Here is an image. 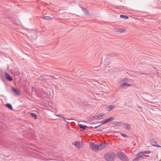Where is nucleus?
Returning a JSON list of instances; mask_svg holds the SVG:
<instances>
[{
    "label": "nucleus",
    "mask_w": 161,
    "mask_h": 161,
    "mask_svg": "<svg viewBox=\"0 0 161 161\" xmlns=\"http://www.w3.org/2000/svg\"><path fill=\"white\" fill-rule=\"evenodd\" d=\"M6 107H7L9 109H12V105L10 103H8L5 105Z\"/></svg>",
    "instance_id": "f3484780"
},
{
    "label": "nucleus",
    "mask_w": 161,
    "mask_h": 161,
    "mask_svg": "<svg viewBox=\"0 0 161 161\" xmlns=\"http://www.w3.org/2000/svg\"><path fill=\"white\" fill-rule=\"evenodd\" d=\"M101 125H98V126H95L94 128V129H96L98 127L100 126Z\"/></svg>",
    "instance_id": "473e14b6"
},
{
    "label": "nucleus",
    "mask_w": 161,
    "mask_h": 161,
    "mask_svg": "<svg viewBox=\"0 0 161 161\" xmlns=\"http://www.w3.org/2000/svg\"><path fill=\"white\" fill-rule=\"evenodd\" d=\"M5 77L6 79L9 81H11L13 80L12 77L6 72L5 73Z\"/></svg>",
    "instance_id": "423d86ee"
},
{
    "label": "nucleus",
    "mask_w": 161,
    "mask_h": 161,
    "mask_svg": "<svg viewBox=\"0 0 161 161\" xmlns=\"http://www.w3.org/2000/svg\"><path fill=\"white\" fill-rule=\"evenodd\" d=\"M139 159V157L138 156L136 157L133 159V161H137Z\"/></svg>",
    "instance_id": "c85d7f7f"
},
{
    "label": "nucleus",
    "mask_w": 161,
    "mask_h": 161,
    "mask_svg": "<svg viewBox=\"0 0 161 161\" xmlns=\"http://www.w3.org/2000/svg\"><path fill=\"white\" fill-rule=\"evenodd\" d=\"M120 17L121 18H124V19H128L129 18V17L127 16L124 15H120Z\"/></svg>",
    "instance_id": "aec40b11"
},
{
    "label": "nucleus",
    "mask_w": 161,
    "mask_h": 161,
    "mask_svg": "<svg viewBox=\"0 0 161 161\" xmlns=\"http://www.w3.org/2000/svg\"><path fill=\"white\" fill-rule=\"evenodd\" d=\"M31 114L32 117L34 118L35 119H37V116L35 114L31 113Z\"/></svg>",
    "instance_id": "6ab92c4d"
},
{
    "label": "nucleus",
    "mask_w": 161,
    "mask_h": 161,
    "mask_svg": "<svg viewBox=\"0 0 161 161\" xmlns=\"http://www.w3.org/2000/svg\"><path fill=\"white\" fill-rule=\"evenodd\" d=\"M122 125H124V128L127 129L128 130H129L131 129V126L129 124L125 123H123Z\"/></svg>",
    "instance_id": "20e7f679"
},
{
    "label": "nucleus",
    "mask_w": 161,
    "mask_h": 161,
    "mask_svg": "<svg viewBox=\"0 0 161 161\" xmlns=\"http://www.w3.org/2000/svg\"><path fill=\"white\" fill-rule=\"evenodd\" d=\"M79 126L80 128L82 129L83 130H86V128H87L86 125L82 124H79Z\"/></svg>",
    "instance_id": "4468645a"
},
{
    "label": "nucleus",
    "mask_w": 161,
    "mask_h": 161,
    "mask_svg": "<svg viewBox=\"0 0 161 161\" xmlns=\"http://www.w3.org/2000/svg\"><path fill=\"white\" fill-rule=\"evenodd\" d=\"M131 86L130 84L126 82H123L120 85V87L122 88H126V87Z\"/></svg>",
    "instance_id": "6e6552de"
},
{
    "label": "nucleus",
    "mask_w": 161,
    "mask_h": 161,
    "mask_svg": "<svg viewBox=\"0 0 161 161\" xmlns=\"http://www.w3.org/2000/svg\"><path fill=\"white\" fill-rule=\"evenodd\" d=\"M82 10L84 11V13L87 14V15H89V12L88 11V10L87 9H86L85 8H83Z\"/></svg>",
    "instance_id": "a211bd4d"
},
{
    "label": "nucleus",
    "mask_w": 161,
    "mask_h": 161,
    "mask_svg": "<svg viewBox=\"0 0 161 161\" xmlns=\"http://www.w3.org/2000/svg\"><path fill=\"white\" fill-rule=\"evenodd\" d=\"M56 116L57 117H61L63 118L64 119H65V118L63 114H57L56 115Z\"/></svg>",
    "instance_id": "393cba45"
},
{
    "label": "nucleus",
    "mask_w": 161,
    "mask_h": 161,
    "mask_svg": "<svg viewBox=\"0 0 161 161\" xmlns=\"http://www.w3.org/2000/svg\"><path fill=\"white\" fill-rule=\"evenodd\" d=\"M98 150H101L105 148V144L103 143H101L98 144Z\"/></svg>",
    "instance_id": "9d476101"
},
{
    "label": "nucleus",
    "mask_w": 161,
    "mask_h": 161,
    "mask_svg": "<svg viewBox=\"0 0 161 161\" xmlns=\"http://www.w3.org/2000/svg\"><path fill=\"white\" fill-rule=\"evenodd\" d=\"M143 155H144L142 154V153L141 152L138 154V156L139 157L140 159V158H143Z\"/></svg>",
    "instance_id": "4be33fe9"
},
{
    "label": "nucleus",
    "mask_w": 161,
    "mask_h": 161,
    "mask_svg": "<svg viewBox=\"0 0 161 161\" xmlns=\"http://www.w3.org/2000/svg\"><path fill=\"white\" fill-rule=\"evenodd\" d=\"M142 153V154L144 155L145 154H147L150 153V151H146L144 152H141Z\"/></svg>",
    "instance_id": "a878e982"
},
{
    "label": "nucleus",
    "mask_w": 161,
    "mask_h": 161,
    "mask_svg": "<svg viewBox=\"0 0 161 161\" xmlns=\"http://www.w3.org/2000/svg\"><path fill=\"white\" fill-rule=\"evenodd\" d=\"M90 147L94 151L96 152L98 151V145L94 143L90 142Z\"/></svg>",
    "instance_id": "7ed1b4c3"
},
{
    "label": "nucleus",
    "mask_w": 161,
    "mask_h": 161,
    "mask_svg": "<svg viewBox=\"0 0 161 161\" xmlns=\"http://www.w3.org/2000/svg\"><path fill=\"white\" fill-rule=\"evenodd\" d=\"M48 76H46L45 75H40L39 79L41 80H44L47 79V77H48Z\"/></svg>",
    "instance_id": "2eb2a0df"
},
{
    "label": "nucleus",
    "mask_w": 161,
    "mask_h": 161,
    "mask_svg": "<svg viewBox=\"0 0 161 161\" xmlns=\"http://www.w3.org/2000/svg\"><path fill=\"white\" fill-rule=\"evenodd\" d=\"M83 144L82 142H75V145L77 147H81Z\"/></svg>",
    "instance_id": "1a4fd4ad"
},
{
    "label": "nucleus",
    "mask_w": 161,
    "mask_h": 161,
    "mask_svg": "<svg viewBox=\"0 0 161 161\" xmlns=\"http://www.w3.org/2000/svg\"><path fill=\"white\" fill-rule=\"evenodd\" d=\"M19 74V71H18V70L17 69V71L16 72V75H18Z\"/></svg>",
    "instance_id": "72a5a7b5"
},
{
    "label": "nucleus",
    "mask_w": 161,
    "mask_h": 161,
    "mask_svg": "<svg viewBox=\"0 0 161 161\" xmlns=\"http://www.w3.org/2000/svg\"><path fill=\"white\" fill-rule=\"evenodd\" d=\"M114 118L113 117H110L108 119H104L102 121L101 123L102 124H104L109 121H113L114 119Z\"/></svg>",
    "instance_id": "39448f33"
},
{
    "label": "nucleus",
    "mask_w": 161,
    "mask_h": 161,
    "mask_svg": "<svg viewBox=\"0 0 161 161\" xmlns=\"http://www.w3.org/2000/svg\"><path fill=\"white\" fill-rule=\"evenodd\" d=\"M159 161H161V159H160Z\"/></svg>",
    "instance_id": "c9c22d12"
},
{
    "label": "nucleus",
    "mask_w": 161,
    "mask_h": 161,
    "mask_svg": "<svg viewBox=\"0 0 161 161\" xmlns=\"http://www.w3.org/2000/svg\"><path fill=\"white\" fill-rule=\"evenodd\" d=\"M97 116H95L91 117V119L92 120H98Z\"/></svg>",
    "instance_id": "412c9836"
},
{
    "label": "nucleus",
    "mask_w": 161,
    "mask_h": 161,
    "mask_svg": "<svg viewBox=\"0 0 161 161\" xmlns=\"http://www.w3.org/2000/svg\"><path fill=\"white\" fill-rule=\"evenodd\" d=\"M105 158L107 161H114L116 158V156L113 153H108L105 155Z\"/></svg>",
    "instance_id": "f257e3e1"
},
{
    "label": "nucleus",
    "mask_w": 161,
    "mask_h": 161,
    "mask_svg": "<svg viewBox=\"0 0 161 161\" xmlns=\"http://www.w3.org/2000/svg\"><path fill=\"white\" fill-rule=\"evenodd\" d=\"M93 70H98L100 69L101 67L99 66H98L95 67H93Z\"/></svg>",
    "instance_id": "b1692460"
},
{
    "label": "nucleus",
    "mask_w": 161,
    "mask_h": 161,
    "mask_svg": "<svg viewBox=\"0 0 161 161\" xmlns=\"http://www.w3.org/2000/svg\"><path fill=\"white\" fill-rule=\"evenodd\" d=\"M115 107V106L114 105H111L109 106L107 108L108 109V110H111L112 109L114 108Z\"/></svg>",
    "instance_id": "dca6fc26"
},
{
    "label": "nucleus",
    "mask_w": 161,
    "mask_h": 161,
    "mask_svg": "<svg viewBox=\"0 0 161 161\" xmlns=\"http://www.w3.org/2000/svg\"><path fill=\"white\" fill-rule=\"evenodd\" d=\"M123 122H113V123H111V124H113L115 125H122Z\"/></svg>",
    "instance_id": "ddd939ff"
},
{
    "label": "nucleus",
    "mask_w": 161,
    "mask_h": 161,
    "mask_svg": "<svg viewBox=\"0 0 161 161\" xmlns=\"http://www.w3.org/2000/svg\"><path fill=\"white\" fill-rule=\"evenodd\" d=\"M128 82L127 78H126V79H123L121 81V83H122V82Z\"/></svg>",
    "instance_id": "cd10ccee"
},
{
    "label": "nucleus",
    "mask_w": 161,
    "mask_h": 161,
    "mask_svg": "<svg viewBox=\"0 0 161 161\" xmlns=\"http://www.w3.org/2000/svg\"><path fill=\"white\" fill-rule=\"evenodd\" d=\"M118 158L123 161H127V158L126 156L124 153L120 152L118 153L117 155Z\"/></svg>",
    "instance_id": "f03ea898"
},
{
    "label": "nucleus",
    "mask_w": 161,
    "mask_h": 161,
    "mask_svg": "<svg viewBox=\"0 0 161 161\" xmlns=\"http://www.w3.org/2000/svg\"><path fill=\"white\" fill-rule=\"evenodd\" d=\"M125 29H116L115 30V32H119L120 33H123L125 31Z\"/></svg>",
    "instance_id": "f8f14e48"
},
{
    "label": "nucleus",
    "mask_w": 161,
    "mask_h": 161,
    "mask_svg": "<svg viewBox=\"0 0 161 161\" xmlns=\"http://www.w3.org/2000/svg\"><path fill=\"white\" fill-rule=\"evenodd\" d=\"M11 91L15 95L17 96L19 95V93L17 90L12 87H11Z\"/></svg>",
    "instance_id": "0eeeda50"
},
{
    "label": "nucleus",
    "mask_w": 161,
    "mask_h": 161,
    "mask_svg": "<svg viewBox=\"0 0 161 161\" xmlns=\"http://www.w3.org/2000/svg\"><path fill=\"white\" fill-rule=\"evenodd\" d=\"M67 128L68 129H69V126L68 125L67 126Z\"/></svg>",
    "instance_id": "f704fd0d"
},
{
    "label": "nucleus",
    "mask_w": 161,
    "mask_h": 161,
    "mask_svg": "<svg viewBox=\"0 0 161 161\" xmlns=\"http://www.w3.org/2000/svg\"><path fill=\"white\" fill-rule=\"evenodd\" d=\"M105 114L104 113H102L97 115V118L98 120L101 119H103L105 116Z\"/></svg>",
    "instance_id": "9b49d317"
},
{
    "label": "nucleus",
    "mask_w": 161,
    "mask_h": 161,
    "mask_svg": "<svg viewBox=\"0 0 161 161\" xmlns=\"http://www.w3.org/2000/svg\"><path fill=\"white\" fill-rule=\"evenodd\" d=\"M43 19H46V20H50L52 18L51 17L49 16H44V17L43 18Z\"/></svg>",
    "instance_id": "5701e85b"
},
{
    "label": "nucleus",
    "mask_w": 161,
    "mask_h": 161,
    "mask_svg": "<svg viewBox=\"0 0 161 161\" xmlns=\"http://www.w3.org/2000/svg\"><path fill=\"white\" fill-rule=\"evenodd\" d=\"M152 143H153V144H155L157 143V142L153 139L151 141V144L153 146Z\"/></svg>",
    "instance_id": "bb28decb"
},
{
    "label": "nucleus",
    "mask_w": 161,
    "mask_h": 161,
    "mask_svg": "<svg viewBox=\"0 0 161 161\" xmlns=\"http://www.w3.org/2000/svg\"><path fill=\"white\" fill-rule=\"evenodd\" d=\"M153 144V146H155L157 147H161V146L158 145L157 143L156 144H153V143H152Z\"/></svg>",
    "instance_id": "c756f323"
},
{
    "label": "nucleus",
    "mask_w": 161,
    "mask_h": 161,
    "mask_svg": "<svg viewBox=\"0 0 161 161\" xmlns=\"http://www.w3.org/2000/svg\"><path fill=\"white\" fill-rule=\"evenodd\" d=\"M2 70L1 69H0V77L1 76V75H2Z\"/></svg>",
    "instance_id": "2f4dec72"
},
{
    "label": "nucleus",
    "mask_w": 161,
    "mask_h": 161,
    "mask_svg": "<svg viewBox=\"0 0 161 161\" xmlns=\"http://www.w3.org/2000/svg\"><path fill=\"white\" fill-rule=\"evenodd\" d=\"M121 135L122 136H123L125 138H127L128 137L127 135L125 134H121Z\"/></svg>",
    "instance_id": "7c9ffc66"
}]
</instances>
